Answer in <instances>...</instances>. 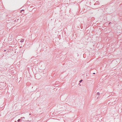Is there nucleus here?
<instances>
[{
  "label": "nucleus",
  "mask_w": 122,
  "mask_h": 122,
  "mask_svg": "<svg viewBox=\"0 0 122 122\" xmlns=\"http://www.w3.org/2000/svg\"><path fill=\"white\" fill-rule=\"evenodd\" d=\"M6 51V50H5L4 51Z\"/></svg>",
  "instance_id": "nucleus-11"
},
{
  "label": "nucleus",
  "mask_w": 122,
  "mask_h": 122,
  "mask_svg": "<svg viewBox=\"0 0 122 122\" xmlns=\"http://www.w3.org/2000/svg\"><path fill=\"white\" fill-rule=\"evenodd\" d=\"M24 39H22L20 41V42H23L24 41Z\"/></svg>",
  "instance_id": "nucleus-1"
},
{
  "label": "nucleus",
  "mask_w": 122,
  "mask_h": 122,
  "mask_svg": "<svg viewBox=\"0 0 122 122\" xmlns=\"http://www.w3.org/2000/svg\"><path fill=\"white\" fill-rule=\"evenodd\" d=\"M100 94V93L99 92H97V95H99Z\"/></svg>",
  "instance_id": "nucleus-6"
},
{
  "label": "nucleus",
  "mask_w": 122,
  "mask_h": 122,
  "mask_svg": "<svg viewBox=\"0 0 122 122\" xmlns=\"http://www.w3.org/2000/svg\"><path fill=\"white\" fill-rule=\"evenodd\" d=\"M29 115H31V114H30H30H29Z\"/></svg>",
  "instance_id": "nucleus-13"
},
{
  "label": "nucleus",
  "mask_w": 122,
  "mask_h": 122,
  "mask_svg": "<svg viewBox=\"0 0 122 122\" xmlns=\"http://www.w3.org/2000/svg\"><path fill=\"white\" fill-rule=\"evenodd\" d=\"M97 4H99V2L98 1H97Z\"/></svg>",
  "instance_id": "nucleus-5"
},
{
  "label": "nucleus",
  "mask_w": 122,
  "mask_h": 122,
  "mask_svg": "<svg viewBox=\"0 0 122 122\" xmlns=\"http://www.w3.org/2000/svg\"><path fill=\"white\" fill-rule=\"evenodd\" d=\"M21 120V119H19L17 121L18 122H20V121Z\"/></svg>",
  "instance_id": "nucleus-4"
},
{
  "label": "nucleus",
  "mask_w": 122,
  "mask_h": 122,
  "mask_svg": "<svg viewBox=\"0 0 122 122\" xmlns=\"http://www.w3.org/2000/svg\"><path fill=\"white\" fill-rule=\"evenodd\" d=\"M116 102L115 101H114V102H113L112 103V105H113V104H115V103H116V102Z\"/></svg>",
  "instance_id": "nucleus-3"
},
{
  "label": "nucleus",
  "mask_w": 122,
  "mask_h": 122,
  "mask_svg": "<svg viewBox=\"0 0 122 122\" xmlns=\"http://www.w3.org/2000/svg\"><path fill=\"white\" fill-rule=\"evenodd\" d=\"M24 10H22L20 12L21 13L23 14L24 12Z\"/></svg>",
  "instance_id": "nucleus-2"
},
{
  "label": "nucleus",
  "mask_w": 122,
  "mask_h": 122,
  "mask_svg": "<svg viewBox=\"0 0 122 122\" xmlns=\"http://www.w3.org/2000/svg\"><path fill=\"white\" fill-rule=\"evenodd\" d=\"M21 118H22H22H25V117H22Z\"/></svg>",
  "instance_id": "nucleus-9"
},
{
  "label": "nucleus",
  "mask_w": 122,
  "mask_h": 122,
  "mask_svg": "<svg viewBox=\"0 0 122 122\" xmlns=\"http://www.w3.org/2000/svg\"><path fill=\"white\" fill-rule=\"evenodd\" d=\"M93 74H95V73H93Z\"/></svg>",
  "instance_id": "nucleus-10"
},
{
  "label": "nucleus",
  "mask_w": 122,
  "mask_h": 122,
  "mask_svg": "<svg viewBox=\"0 0 122 122\" xmlns=\"http://www.w3.org/2000/svg\"><path fill=\"white\" fill-rule=\"evenodd\" d=\"M110 23H111V22L109 23V24H110Z\"/></svg>",
  "instance_id": "nucleus-12"
},
{
  "label": "nucleus",
  "mask_w": 122,
  "mask_h": 122,
  "mask_svg": "<svg viewBox=\"0 0 122 122\" xmlns=\"http://www.w3.org/2000/svg\"><path fill=\"white\" fill-rule=\"evenodd\" d=\"M97 4V3H95L94 4V5H96Z\"/></svg>",
  "instance_id": "nucleus-8"
},
{
  "label": "nucleus",
  "mask_w": 122,
  "mask_h": 122,
  "mask_svg": "<svg viewBox=\"0 0 122 122\" xmlns=\"http://www.w3.org/2000/svg\"><path fill=\"white\" fill-rule=\"evenodd\" d=\"M82 81V80H80L79 81L80 82H81Z\"/></svg>",
  "instance_id": "nucleus-7"
}]
</instances>
